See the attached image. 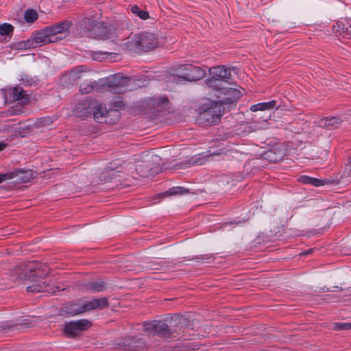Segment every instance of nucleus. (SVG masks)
<instances>
[{
  "instance_id": "nucleus-4",
  "label": "nucleus",
  "mask_w": 351,
  "mask_h": 351,
  "mask_svg": "<svg viewBox=\"0 0 351 351\" xmlns=\"http://www.w3.org/2000/svg\"><path fill=\"white\" fill-rule=\"evenodd\" d=\"M176 71V74L173 75L170 79V81L175 84H180L184 81H197L206 75L204 69L191 64L180 65Z\"/></svg>"
},
{
  "instance_id": "nucleus-7",
  "label": "nucleus",
  "mask_w": 351,
  "mask_h": 351,
  "mask_svg": "<svg viewBox=\"0 0 351 351\" xmlns=\"http://www.w3.org/2000/svg\"><path fill=\"white\" fill-rule=\"evenodd\" d=\"M221 114V104L210 101L200 107L199 120L204 125H215L219 122Z\"/></svg>"
},
{
  "instance_id": "nucleus-11",
  "label": "nucleus",
  "mask_w": 351,
  "mask_h": 351,
  "mask_svg": "<svg viewBox=\"0 0 351 351\" xmlns=\"http://www.w3.org/2000/svg\"><path fill=\"white\" fill-rule=\"evenodd\" d=\"M94 104L89 100L82 101L74 109L75 114L84 119L90 117L93 110Z\"/></svg>"
},
{
  "instance_id": "nucleus-28",
  "label": "nucleus",
  "mask_w": 351,
  "mask_h": 351,
  "mask_svg": "<svg viewBox=\"0 0 351 351\" xmlns=\"http://www.w3.org/2000/svg\"><path fill=\"white\" fill-rule=\"evenodd\" d=\"M130 10H131V12L132 14L138 16L141 19L146 20V19H149V14L148 12H147L145 10H141L139 8V7L137 5L132 6Z\"/></svg>"
},
{
  "instance_id": "nucleus-2",
  "label": "nucleus",
  "mask_w": 351,
  "mask_h": 351,
  "mask_svg": "<svg viewBox=\"0 0 351 351\" xmlns=\"http://www.w3.org/2000/svg\"><path fill=\"white\" fill-rule=\"evenodd\" d=\"M154 157L157 158L156 155L152 154L149 152H144L139 155L141 158V163H137L133 167L130 163L124 162L120 165L119 160H115L110 163L109 169L108 170V175L115 176L116 173L126 172L127 174L130 173L132 169H135L136 173L142 177H147L151 173L150 171L153 169V164L151 163V160H153Z\"/></svg>"
},
{
  "instance_id": "nucleus-31",
  "label": "nucleus",
  "mask_w": 351,
  "mask_h": 351,
  "mask_svg": "<svg viewBox=\"0 0 351 351\" xmlns=\"http://www.w3.org/2000/svg\"><path fill=\"white\" fill-rule=\"evenodd\" d=\"M80 90L82 94L89 93L93 90V85L91 84L90 83H89V84L84 83L80 85Z\"/></svg>"
},
{
  "instance_id": "nucleus-35",
  "label": "nucleus",
  "mask_w": 351,
  "mask_h": 351,
  "mask_svg": "<svg viewBox=\"0 0 351 351\" xmlns=\"http://www.w3.org/2000/svg\"><path fill=\"white\" fill-rule=\"evenodd\" d=\"M226 149H219L217 151H212V150H208V155L209 156H219V155H222V154H226Z\"/></svg>"
},
{
  "instance_id": "nucleus-38",
  "label": "nucleus",
  "mask_w": 351,
  "mask_h": 351,
  "mask_svg": "<svg viewBox=\"0 0 351 351\" xmlns=\"http://www.w3.org/2000/svg\"><path fill=\"white\" fill-rule=\"evenodd\" d=\"M10 179V175L5 173L0 174V183Z\"/></svg>"
},
{
  "instance_id": "nucleus-41",
  "label": "nucleus",
  "mask_w": 351,
  "mask_h": 351,
  "mask_svg": "<svg viewBox=\"0 0 351 351\" xmlns=\"http://www.w3.org/2000/svg\"><path fill=\"white\" fill-rule=\"evenodd\" d=\"M158 265H159L158 264L154 263V265H152L149 266V267L151 269H159V267H158Z\"/></svg>"
},
{
  "instance_id": "nucleus-27",
  "label": "nucleus",
  "mask_w": 351,
  "mask_h": 351,
  "mask_svg": "<svg viewBox=\"0 0 351 351\" xmlns=\"http://www.w3.org/2000/svg\"><path fill=\"white\" fill-rule=\"evenodd\" d=\"M38 18L37 12L34 9H27L24 12V19L27 23H34Z\"/></svg>"
},
{
  "instance_id": "nucleus-15",
  "label": "nucleus",
  "mask_w": 351,
  "mask_h": 351,
  "mask_svg": "<svg viewBox=\"0 0 351 351\" xmlns=\"http://www.w3.org/2000/svg\"><path fill=\"white\" fill-rule=\"evenodd\" d=\"M93 34L97 39H109L112 37V29L104 23H97L93 27Z\"/></svg>"
},
{
  "instance_id": "nucleus-39",
  "label": "nucleus",
  "mask_w": 351,
  "mask_h": 351,
  "mask_svg": "<svg viewBox=\"0 0 351 351\" xmlns=\"http://www.w3.org/2000/svg\"><path fill=\"white\" fill-rule=\"evenodd\" d=\"M7 147V143L0 142V152L3 151Z\"/></svg>"
},
{
  "instance_id": "nucleus-3",
  "label": "nucleus",
  "mask_w": 351,
  "mask_h": 351,
  "mask_svg": "<svg viewBox=\"0 0 351 351\" xmlns=\"http://www.w3.org/2000/svg\"><path fill=\"white\" fill-rule=\"evenodd\" d=\"M129 51L138 53L151 51L158 45L157 36L150 32H142L130 36L125 43Z\"/></svg>"
},
{
  "instance_id": "nucleus-6",
  "label": "nucleus",
  "mask_w": 351,
  "mask_h": 351,
  "mask_svg": "<svg viewBox=\"0 0 351 351\" xmlns=\"http://www.w3.org/2000/svg\"><path fill=\"white\" fill-rule=\"evenodd\" d=\"M62 40V37H53L48 27H45L39 31L35 32L31 38L19 45L24 49H33L51 43H55Z\"/></svg>"
},
{
  "instance_id": "nucleus-33",
  "label": "nucleus",
  "mask_w": 351,
  "mask_h": 351,
  "mask_svg": "<svg viewBox=\"0 0 351 351\" xmlns=\"http://www.w3.org/2000/svg\"><path fill=\"white\" fill-rule=\"evenodd\" d=\"M123 105L124 104L120 97L116 98L112 102V107L114 108L116 110L121 108Z\"/></svg>"
},
{
  "instance_id": "nucleus-40",
  "label": "nucleus",
  "mask_w": 351,
  "mask_h": 351,
  "mask_svg": "<svg viewBox=\"0 0 351 351\" xmlns=\"http://www.w3.org/2000/svg\"><path fill=\"white\" fill-rule=\"evenodd\" d=\"M243 221H235L234 220V221H232L228 222L227 224L228 223L230 224V225H232V224H239V223H243Z\"/></svg>"
},
{
  "instance_id": "nucleus-19",
  "label": "nucleus",
  "mask_w": 351,
  "mask_h": 351,
  "mask_svg": "<svg viewBox=\"0 0 351 351\" xmlns=\"http://www.w3.org/2000/svg\"><path fill=\"white\" fill-rule=\"evenodd\" d=\"M222 94L228 96L221 100V103L225 104H233L242 96L241 90L232 87H226V90L222 91Z\"/></svg>"
},
{
  "instance_id": "nucleus-44",
  "label": "nucleus",
  "mask_w": 351,
  "mask_h": 351,
  "mask_svg": "<svg viewBox=\"0 0 351 351\" xmlns=\"http://www.w3.org/2000/svg\"><path fill=\"white\" fill-rule=\"evenodd\" d=\"M312 251H313V249H311V250H308L304 252L303 254L306 255V254H310Z\"/></svg>"
},
{
  "instance_id": "nucleus-42",
  "label": "nucleus",
  "mask_w": 351,
  "mask_h": 351,
  "mask_svg": "<svg viewBox=\"0 0 351 351\" xmlns=\"http://www.w3.org/2000/svg\"><path fill=\"white\" fill-rule=\"evenodd\" d=\"M82 70L80 69V68H75L72 70V72H74V73H79V72H82Z\"/></svg>"
},
{
  "instance_id": "nucleus-1",
  "label": "nucleus",
  "mask_w": 351,
  "mask_h": 351,
  "mask_svg": "<svg viewBox=\"0 0 351 351\" xmlns=\"http://www.w3.org/2000/svg\"><path fill=\"white\" fill-rule=\"evenodd\" d=\"M49 272V269L46 263L28 261L16 267L13 271V275L16 276V278L19 280H29L33 282V284L26 287L28 292L56 293L63 291L64 288L50 285L46 280H43V278L47 276Z\"/></svg>"
},
{
  "instance_id": "nucleus-22",
  "label": "nucleus",
  "mask_w": 351,
  "mask_h": 351,
  "mask_svg": "<svg viewBox=\"0 0 351 351\" xmlns=\"http://www.w3.org/2000/svg\"><path fill=\"white\" fill-rule=\"evenodd\" d=\"M226 84V81L219 80L217 78H214L213 76L206 80V84L208 87L214 90H219L221 93H222V91L226 90V86L225 85Z\"/></svg>"
},
{
  "instance_id": "nucleus-45",
  "label": "nucleus",
  "mask_w": 351,
  "mask_h": 351,
  "mask_svg": "<svg viewBox=\"0 0 351 351\" xmlns=\"http://www.w3.org/2000/svg\"><path fill=\"white\" fill-rule=\"evenodd\" d=\"M348 169H349L350 173H351V160L350 161V163L348 165Z\"/></svg>"
},
{
  "instance_id": "nucleus-23",
  "label": "nucleus",
  "mask_w": 351,
  "mask_h": 351,
  "mask_svg": "<svg viewBox=\"0 0 351 351\" xmlns=\"http://www.w3.org/2000/svg\"><path fill=\"white\" fill-rule=\"evenodd\" d=\"M299 180L304 184H311L314 186H320L328 183L327 180H320L315 178L309 177L307 176H302Z\"/></svg>"
},
{
  "instance_id": "nucleus-34",
  "label": "nucleus",
  "mask_w": 351,
  "mask_h": 351,
  "mask_svg": "<svg viewBox=\"0 0 351 351\" xmlns=\"http://www.w3.org/2000/svg\"><path fill=\"white\" fill-rule=\"evenodd\" d=\"M189 163L191 165H202V162L201 158L197 156H194L189 160Z\"/></svg>"
},
{
  "instance_id": "nucleus-21",
  "label": "nucleus",
  "mask_w": 351,
  "mask_h": 351,
  "mask_svg": "<svg viewBox=\"0 0 351 351\" xmlns=\"http://www.w3.org/2000/svg\"><path fill=\"white\" fill-rule=\"evenodd\" d=\"M343 120L338 117H325L319 120V125L328 130H334L339 128Z\"/></svg>"
},
{
  "instance_id": "nucleus-14",
  "label": "nucleus",
  "mask_w": 351,
  "mask_h": 351,
  "mask_svg": "<svg viewBox=\"0 0 351 351\" xmlns=\"http://www.w3.org/2000/svg\"><path fill=\"white\" fill-rule=\"evenodd\" d=\"M10 175V179L16 178V182L26 183L30 182L34 178V172L31 169H19L7 173Z\"/></svg>"
},
{
  "instance_id": "nucleus-25",
  "label": "nucleus",
  "mask_w": 351,
  "mask_h": 351,
  "mask_svg": "<svg viewBox=\"0 0 351 351\" xmlns=\"http://www.w3.org/2000/svg\"><path fill=\"white\" fill-rule=\"evenodd\" d=\"M169 101L167 97H159L157 98H152L149 99V105L153 106L154 108H165L167 106Z\"/></svg>"
},
{
  "instance_id": "nucleus-43",
  "label": "nucleus",
  "mask_w": 351,
  "mask_h": 351,
  "mask_svg": "<svg viewBox=\"0 0 351 351\" xmlns=\"http://www.w3.org/2000/svg\"><path fill=\"white\" fill-rule=\"evenodd\" d=\"M181 350H182V348L178 346V347H174L172 349V351H180Z\"/></svg>"
},
{
  "instance_id": "nucleus-20",
  "label": "nucleus",
  "mask_w": 351,
  "mask_h": 351,
  "mask_svg": "<svg viewBox=\"0 0 351 351\" xmlns=\"http://www.w3.org/2000/svg\"><path fill=\"white\" fill-rule=\"evenodd\" d=\"M8 94L13 101H21L24 103L29 99V95L20 86L8 89Z\"/></svg>"
},
{
  "instance_id": "nucleus-29",
  "label": "nucleus",
  "mask_w": 351,
  "mask_h": 351,
  "mask_svg": "<svg viewBox=\"0 0 351 351\" xmlns=\"http://www.w3.org/2000/svg\"><path fill=\"white\" fill-rule=\"evenodd\" d=\"M110 54V53L101 51H91L90 53L93 60L99 62H101L103 60L107 58Z\"/></svg>"
},
{
  "instance_id": "nucleus-16",
  "label": "nucleus",
  "mask_w": 351,
  "mask_h": 351,
  "mask_svg": "<svg viewBox=\"0 0 351 351\" xmlns=\"http://www.w3.org/2000/svg\"><path fill=\"white\" fill-rule=\"evenodd\" d=\"M62 311L69 316H75L85 313L84 304L83 303H69L65 304Z\"/></svg>"
},
{
  "instance_id": "nucleus-32",
  "label": "nucleus",
  "mask_w": 351,
  "mask_h": 351,
  "mask_svg": "<svg viewBox=\"0 0 351 351\" xmlns=\"http://www.w3.org/2000/svg\"><path fill=\"white\" fill-rule=\"evenodd\" d=\"M336 327L339 330H351V323H338Z\"/></svg>"
},
{
  "instance_id": "nucleus-24",
  "label": "nucleus",
  "mask_w": 351,
  "mask_h": 351,
  "mask_svg": "<svg viewBox=\"0 0 351 351\" xmlns=\"http://www.w3.org/2000/svg\"><path fill=\"white\" fill-rule=\"evenodd\" d=\"M276 105V101L271 100L267 102L258 103L252 105L250 107V110L252 112H256L258 110H266L274 108Z\"/></svg>"
},
{
  "instance_id": "nucleus-9",
  "label": "nucleus",
  "mask_w": 351,
  "mask_h": 351,
  "mask_svg": "<svg viewBox=\"0 0 351 351\" xmlns=\"http://www.w3.org/2000/svg\"><path fill=\"white\" fill-rule=\"evenodd\" d=\"M94 119L98 123H114L119 120L120 112L118 110L110 109L107 110L102 105L94 104L93 110Z\"/></svg>"
},
{
  "instance_id": "nucleus-5",
  "label": "nucleus",
  "mask_w": 351,
  "mask_h": 351,
  "mask_svg": "<svg viewBox=\"0 0 351 351\" xmlns=\"http://www.w3.org/2000/svg\"><path fill=\"white\" fill-rule=\"evenodd\" d=\"M134 83L132 78L117 73L106 78L105 86L108 91L114 94H121L133 90L135 87Z\"/></svg>"
},
{
  "instance_id": "nucleus-37",
  "label": "nucleus",
  "mask_w": 351,
  "mask_h": 351,
  "mask_svg": "<svg viewBox=\"0 0 351 351\" xmlns=\"http://www.w3.org/2000/svg\"><path fill=\"white\" fill-rule=\"evenodd\" d=\"M197 259L202 261L203 262L210 263L209 260L213 259L212 256H201V257H197Z\"/></svg>"
},
{
  "instance_id": "nucleus-17",
  "label": "nucleus",
  "mask_w": 351,
  "mask_h": 351,
  "mask_svg": "<svg viewBox=\"0 0 351 351\" xmlns=\"http://www.w3.org/2000/svg\"><path fill=\"white\" fill-rule=\"evenodd\" d=\"M210 75L214 78H217L219 80L226 81L229 79L231 75L230 69L226 68L223 65L213 67L209 70Z\"/></svg>"
},
{
  "instance_id": "nucleus-13",
  "label": "nucleus",
  "mask_w": 351,
  "mask_h": 351,
  "mask_svg": "<svg viewBox=\"0 0 351 351\" xmlns=\"http://www.w3.org/2000/svg\"><path fill=\"white\" fill-rule=\"evenodd\" d=\"M85 312L94 310H102L109 305L107 298H94L84 302Z\"/></svg>"
},
{
  "instance_id": "nucleus-30",
  "label": "nucleus",
  "mask_w": 351,
  "mask_h": 351,
  "mask_svg": "<svg viewBox=\"0 0 351 351\" xmlns=\"http://www.w3.org/2000/svg\"><path fill=\"white\" fill-rule=\"evenodd\" d=\"M14 27L9 23H3L0 25V36H8L12 34Z\"/></svg>"
},
{
  "instance_id": "nucleus-36",
  "label": "nucleus",
  "mask_w": 351,
  "mask_h": 351,
  "mask_svg": "<svg viewBox=\"0 0 351 351\" xmlns=\"http://www.w3.org/2000/svg\"><path fill=\"white\" fill-rule=\"evenodd\" d=\"M32 81V79H29L27 76L22 77L21 79V84L24 85L30 84Z\"/></svg>"
},
{
  "instance_id": "nucleus-18",
  "label": "nucleus",
  "mask_w": 351,
  "mask_h": 351,
  "mask_svg": "<svg viewBox=\"0 0 351 351\" xmlns=\"http://www.w3.org/2000/svg\"><path fill=\"white\" fill-rule=\"evenodd\" d=\"M106 289V284L104 281L99 280L84 283L82 285V289L86 292L98 293Z\"/></svg>"
},
{
  "instance_id": "nucleus-8",
  "label": "nucleus",
  "mask_w": 351,
  "mask_h": 351,
  "mask_svg": "<svg viewBox=\"0 0 351 351\" xmlns=\"http://www.w3.org/2000/svg\"><path fill=\"white\" fill-rule=\"evenodd\" d=\"M143 330L164 338H170L178 330L169 328L168 324L162 320H152L143 323Z\"/></svg>"
},
{
  "instance_id": "nucleus-12",
  "label": "nucleus",
  "mask_w": 351,
  "mask_h": 351,
  "mask_svg": "<svg viewBox=\"0 0 351 351\" xmlns=\"http://www.w3.org/2000/svg\"><path fill=\"white\" fill-rule=\"evenodd\" d=\"M73 23L71 21L64 20L52 25L47 26L53 37H60L58 34H69Z\"/></svg>"
},
{
  "instance_id": "nucleus-10",
  "label": "nucleus",
  "mask_w": 351,
  "mask_h": 351,
  "mask_svg": "<svg viewBox=\"0 0 351 351\" xmlns=\"http://www.w3.org/2000/svg\"><path fill=\"white\" fill-rule=\"evenodd\" d=\"M91 325V322L85 319L73 321L65 324L64 332L68 337H75L81 331L88 329Z\"/></svg>"
},
{
  "instance_id": "nucleus-26",
  "label": "nucleus",
  "mask_w": 351,
  "mask_h": 351,
  "mask_svg": "<svg viewBox=\"0 0 351 351\" xmlns=\"http://www.w3.org/2000/svg\"><path fill=\"white\" fill-rule=\"evenodd\" d=\"M188 189L181 186H174L164 192V196L180 195L188 193Z\"/></svg>"
}]
</instances>
